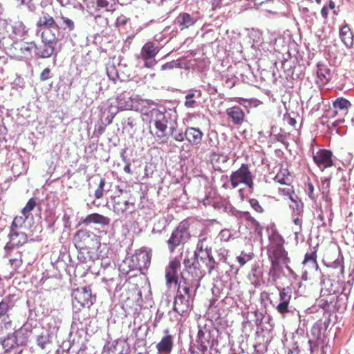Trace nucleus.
Returning <instances> with one entry per match:
<instances>
[{
	"label": "nucleus",
	"instance_id": "6",
	"mask_svg": "<svg viewBox=\"0 0 354 354\" xmlns=\"http://www.w3.org/2000/svg\"><path fill=\"white\" fill-rule=\"evenodd\" d=\"M150 123H153L156 131L155 136L161 139L166 136L167 129V120L163 112L158 109H153L150 111Z\"/></svg>",
	"mask_w": 354,
	"mask_h": 354
},
{
	"label": "nucleus",
	"instance_id": "16",
	"mask_svg": "<svg viewBox=\"0 0 354 354\" xmlns=\"http://www.w3.org/2000/svg\"><path fill=\"white\" fill-rule=\"evenodd\" d=\"M9 241L6 243V250H12L15 248L21 246L28 242V236L24 232H11L8 234Z\"/></svg>",
	"mask_w": 354,
	"mask_h": 354
},
{
	"label": "nucleus",
	"instance_id": "61",
	"mask_svg": "<svg viewBox=\"0 0 354 354\" xmlns=\"http://www.w3.org/2000/svg\"><path fill=\"white\" fill-rule=\"evenodd\" d=\"M291 314H292V316L294 317L295 318V319L297 318H299V311L296 310L295 309V310L292 311L291 312Z\"/></svg>",
	"mask_w": 354,
	"mask_h": 354
},
{
	"label": "nucleus",
	"instance_id": "41",
	"mask_svg": "<svg viewBox=\"0 0 354 354\" xmlns=\"http://www.w3.org/2000/svg\"><path fill=\"white\" fill-rule=\"evenodd\" d=\"M106 184V181L104 178H101L100 183L98 184V187L97 189L95 191V198L97 199H100L103 197L104 195V188Z\"/></svg>",
	"mask_w": 354,
	"mask_h": 354
},
{
	"label": "nucleus",
	"instance_id": "42",
	"mask_svg": "<svg viewBox=\"0 0 354 354\" xmlns=\"http://www.w3.org/2000/svg\"><path fill=\"white\" fill-rule=\"evenodd\" d=\"M232 232L229 229H223L218 234V238L221 241H229L232 237Z\"/></svg>",
	"mask_w": 354,
	"mask_h": 354
},
{
	"label": "nucleus",
	"instance_id": "38",
	"mask_svg": "<svg viewBox=\"0 0 354 354\" xmlns=\"http://www.w3.org/2000/svg\"><path fill=\"white\" fill-rule=\"evenodd\" d=\"M36 206V200L34 198H31L27 202L26 206L22 209L21 214L24 215L30 214V212L33 210V209Z\"/></svg>",
	"mask_w": 354,
	"mask_h": 354
},
{
	"label": "nucleus",
	"instance_id": "21",
	"mask_svg": "<svg viewBox=\"0 0 354 354\" xmlns=\"http://www.w3.org/2000/svg\"><path fill=\"white\" fill-rule=\"evenodd\" d=\"M36 26L39 30H41L43 28H58L55 19L50 14L44 11L39 15Z\"/></svg>",
	"mask_w": 354,
	"mask_h": 354
},
{
	"label": "nucleus",
	"instance_id": "28",
	"mask_svg": "<svg viewBox=\"0 0 354 354\" xmlns=\"http://www.w3.org/2000/svg\"><path fill=\"white\" fill-rule=\"evenodd\" d=\"M8 311V304L4 301L0 302V319L7 315ZM3 326L0 325V335L3 333L4 329H8L11 327L12 322L10 320L2 319Z\"/></svg>",
	"mask_w": 354,
	"mask_h": 354
},
{
	"label": "nucleus",
	"instance_id": "30",
	"mask_svg": "<svg viewBox=\"0 0 354 354\" xmlns=\"http://www.w3.org/2000/svg\"><path fill=\"white\" fill-rule=\"evenodd\" d=\"M37 343L41 349H48L52 343L50 334L45 333L38 335Z\"/></svg>",
	"mask_w": 354,
	"mask_h": 354
},
{
	"label": "nucleus",
	"instance_id": "11",
	"mask_svg": "<svg viewBox=\"0 0 354 354\" xmlns=\"http://www.w3.org/2000/svg\"><path fill=\"white\" fill-rule=\"evenodd\" d=\"M333 154L330 151L319 149L313 153V160L321 170L330 167L333 165Z\"/></svg>",
	"mask_w": 354,
	"mask_h": 354
},
{
	"label": "nucleus",
	"instance_id": "31",
	"mask_svg": "<svg viewBox=\"0 0 354 354\" xmlns=\"http://www.w3.org/2000/svg\"><path fill=\"white\" fill-rule=\"evenodd\" d=\"M198 349L205 353L207 351L209 341L205 339V333L202 330H199L197 337Z\"/></svg>",
	"mask_w": 354,
	"mask_h": 354
},
{
	"label": "nucleus",
	"instance_id": "33",
	"mask_svg": "<svg viewBox=\"0 0 354 354\" xmlns=\"http://www.w3.org/2000/svg\"><path fill=\"white\" fill-rule=\"evenodd\" d=\"M125 93H121L118 97V108L120 110H130L133 105L130 101H125Z\"/></svg>",
	"mask_w": 354,
	"mask_h": 354
},
{
	"label": "nucleus",
	"instance_id": "37",
	"mask_svg": "<svg viewBox=\"0 0 354 354\" xmlns=\"http://www.w3.org/2000/svg\"><path fill=\"white\" fill-rule=\"evenodd\" d=\"M331 295L330 291H328V290H324L323 288L321 289V298L317 301L318 306L322 308L323 309H325L326 307L328 306L329 303L332 302V299H324L322 297L325 296H330Z\"/></svg>",
	"mask_w": 354,
	"mask_h": 354
},
{
	"label": "nucleus",
	"instance_id": "44",
	"mask_svg": "<svg viewBox=\"0 0 354 354\" xmlns=\"http://www.w3.org/2000/svg\"><path fill=\"white\" fill-rule=\"evenodd\" d=\"M8 23L7 19L0 17V38H3L8 32Z\"/></svg>",
	"mask_w": 354,
	"mask_h": 354
},
{
	"label": "nucleus",
	"instance_id": "20",
	"mask_svg": "<svg viewBox=\"0 0 354 354\" xmlns=\"http://www.w3.org/2000/svg\"><path fill=\"white\" fill-rule=\"evenodd\" d=\"M203 133L196 127H187L185 129V139L192 145H197L202 141Z\"/></svg>",
	"mask_w": 354,
	"mask_h": 354
},
{
	"label": "nucleus",
	"instance_id": "49",
	"mask_svg": "<svg viewBox=\"0 0 354 354\" xmlns=\"http://www.w3.org/2000/svg\"><path fill=\"white\" fill-rule=\"evenodd\" d=\"M51 71L49 68H44L39 76L41 81H46L50 77Z\"/></svg>",
	"mask_w": 354,
	"mask_h": 354
},
{
	"label": "nucleus",
	"instance_id": "3",
	"mask_svg": "<svg viewBox=\"0 0 354 354\" xmlns=\"http://www.w3.org/2000/svg\"><path fill=\"white\" fill-rule=\"evenodd\" d=\"M112 209L117 214H124L135 205V200L130 191L119 189L111 196Z\"/></svg>",
	"mask_w": 354,
	"mask_h": 354
},
{
	"label": "nucleus",
	"instance_id": "48",
	"mask_svg": "<svg viewBox=\"0 0 354 354\" xmlns=\"http://www.w3.org/2000/svg\"><path fill=\"white\" fill-rule=\"evenodd\" d=\"M249 203H250V205L252 206V207L257 212H259V213L263 212V209L262 207L261 206V205L259 204L258 200H257L255 198H251L249 201Z\"/></svg>",
	"mask_w": 354,
	"mask_h": 354
},
{
	"label": "nucleus",
	"instance_id": "13",
	"mask_svg": "<svg viewBox=\"0 0 354 354\" xmlns=\"http://www.w3.org/2000/svg\"><path fill=\"white\" fill-rule=\"evenodd\" d=\"M198 19L188 12H180L174 20L173 24L177 26L180 31L187 30L194 26Z\"/></svg>",
	"mask_w": 354,
	"mask_h": 354
},
{
	"label": "nucleus",
	"instance_id": "50",
	"mask_svg": "<svg viewBox=\"0 0 354 354\" xmlns=\"http://www.w3.org/2000/svg\"><path fill=\"white\" fill-rule=\"evenodd\" d=\"M231 100L234 101V102H236L238 104H239L241 105H243V106H244L245 107L247 106L245 105L246 103H248V105H250V106L252 104V100H248V99L243 98V97H236L232 98Z\"/></svg>",
	"mask_w": 354,
	"mask_h": 354
},
{
	"label": "nucleus",
	"instance_id": "60",
	"mask_svg": "<svg viewBox=\"0 0 354 354\" xmlns=\"http://www.w3.org/2000/svg\"><path fill=\"white\" fill-rule=\"evenodd\" d=\"M124 171L127 173V174H131L132 171H131V167L129 165H127L124 167Z\"/></svg>",
	"mask_w": 354,
	"mask_h": 354
},
{
	"label": "nucleus",
	"instance_id": "43",
	"mask_svg": "<svg viewBox=\"0 0 354 354\" xmlns=\"http://www.w3.org/2000/svg\"><path fill=\"white\" fill-rule=\"evenodd\" d=\"M293 223L295 225V228L293 230L294 233L297 236V234L301 232V223H302V219L301 216H296L293 214Z\"/></svg>",
	"mask_w": 354,
	"mask_h": 354
},
{
	"label": "nucleus",
	"instance_id": "7",
	"mask_svg": "<svg viewBox=\"0 0 354 354\" xmlns=\"http://www.w3.org/2000/svg\"><path fill=\"white\" fill-rule=\"evenodd\" d=\"M158 46L152 41H148L142 46L140 57L145 61V67L151 68L156 64L154 57L159 53Z\"/></svg>",
	"mask_w": 354,
	"mask_h": 354
},
{
	"label": "nucleus",
	"instance_id": "10",
	"mask_svg": "<svg viewBox=\"0 0 354 354\" xmlns=\"http://www.w3.org/2000/svg\"><path fill=\"white\" fill-rule=\"evenodd\" d=\"M151 254L146 250H140L131 257L135 269L142 270L147 269L151 264Z\"/></svg>",
	"mask_w": 354,
	"mask_h": 354
},
{
	"label": "nucleus",
	"instance_id": "8",
	"mask_svg": "<svg viewBox=\"0 0 354 354\" xmlns=\"http://www.w3.org/2000/svg\"><path fill=\"white\" fill-rule=\"evenodd\" d=\"M26 337L24 335L23 329L16 330L12 335H8L2 341V346L6 353L10 352L12 349L19 345L26 344Z\"/></svg>",
	"mask_w": 354,
	"mask_h": 354
},
{
	"label": "nucleus",
	"instance_id": "45",
	"mask_svg": "<svg viewBox=\"0 0 354 354\" xmlns=\"http://www.w3.org/2000/svg\"><path fill=\"white\" fill-rule=\"evenodd\" d=\"M198 259V254L196 252H195L194 253V257L193 258H185L183 261V264L185 266V267L187 268V269H190L192 268V267L194 265V262L197 260Z\"/></svg>",
	"mask_w": 354,
	"mask_h": 354
},
{
	"label": "nucleus",
	"instance_id": "52",
	"mask_svg": "<svg viewBox=\"0 0 354 354\" xmlns=\"http://www.w3.org/2000/svg\"><path fill=\"white\" fill-rule=\"evenodd\" d=\"M306 192L308 193V196L311 199H315V195H314V187L311 183H308L307 184V188Z\"/></svg>",
	"mask_w": 354,
	"mask_h": 354
},
{
	"label": "nucleus",
	"instance_id": "15",
	"mask_svg": "<svg viewBox=\"0 0 354 354\" xmlns=\"http://www.w3.org/2000/svg\"><path fill=\"white\" fill-rule=\"evenodd\" d=\"M110 218L98 213H92L88 214L79 223V225H84L85 226L91 224L98 225L101 227L108 226L110 224Z\"/></svg>",
	"mask_w": 354,
	"mask_h": 354
},
{
	"label": "nucleus",
	"instance_id": "39",
	"mask_svg": "<svg viewBox=\"0 0 354 354\" xmlns=\"http://www.w3.org/2000/svg\"><path fill=\"white\" fill-rule=\"evenodd\" d=\"M195 93L192 91L185 95L186 100L184 104L187 108H194L196 106L197 102L193 99Z\"/></svg>",
	"mask_w": 354,
	"mask_h": 354
},
{
	"label": "nucleus",
	"instance_id": "35",
	"mask_svg": "<svg viewBox=\"0 0 354 354\" xmlns=\"http://www.w3.org/2000/svg\"><path fill=\"white\" fill-rule=\"evenodd\" d=\"M275 183H279L281 185H287L288 180V169H281L274 177Z\"/></svg>",
	"mask_w": 354,
	"mask_h": 354
},
{
	"label": "nucleus",
	"instance_id": "40",
	"mask_svg": "<svg viewBox=\"0 0 354 354\" xmlns=\"http://www.w3.org/2000/svg\"><path fill=\"white\" fill-rule=\"evenodd\" d=\"M304 263L310 265L313 268H315V270L318 269V264L316 261V256L314 253L311 254H306L305 256Z\"/></svg>",
	"mask_w": 354,
	"mask_h": 354
},
{
	"label": "nucleus",
	"instance_id": "1",
	"mask_svg": "<svg viewBox=\"0 0 354 354\" xmlns=\"http://www.w3.org/2000/svg\"><path fill=\"white\" fill-rule=\"evenodd\" d=\"M73 243L82 252L93 253L100 247L101 238L89 230H80L74 236Z\"/></svg>",
	"mask_w": 354,
	"mask_h": 354
},
{
	"label": "nucleus",
	"instance_id": "36",
	"mask_svg": "<svg viewBox=\"0 0 354 354\" xmlns=\"http://www.w3.org/2000/svg\"><path fill=\"white\" fill-rule=\"evenodd\" d=\"M55 51L53 44H44V48L38 52V55L41 58L50 57Z\"/></svg>",
	"mask_w": 354,
	"mask_h": 354
},
{
	"label": "nucleus",
	"instance_id": "25",
	"mask_svg": "<svg viewBox=\"0 0 354 354\" xmlns=\"http://www.w3.org/2000/svg\"><path fill=\"white\" fill-rule=\"evenodd\" d=\"M177 285L178 288L176 295H184L185 296H191L192 283L183 276H181Z\"/></svg>",
	"mask_w": 354,
	"mask_h": 354
},
{
	"label": "nucleus",
	"instance_id": "56",
	"mask_svg": "<svg viewBox=\"0 0 354 354\" xmlns=\"http://www.w3.org/2000/svg\"><path fill=\"white\" fill-rule=\"evenodd\" d=\"M211 252H206L207 257H208V261H209L208 263H212V264H215L216 263L215 260H214L213 256L212 255Z\"/></svg>",
	"mask_w": 354,
	"mask_h": 354
},
{
	"label": "nucleus",
	"instance_id": "63",
	"mask_svg": "<svg viewBox=\"0 0 354 354\" xmlns=\"http://www.w3.org/2000/svg\"><path fill=\"white\" fill-rule=\"evenodd\" d=\"M315 331H317V333L320 332L319 326H314L312 328V333L313 335H315Z\"/></svg>",
	"mask_w": 354,
	"mask_h": 354
},
{
	"label": "nucleus",
	"instance_id": "34",
	"mask_svg": "<svg viewBox=\"0 0 354 354\" xmlns=\"http://www.w3.org/2000/svg\"><path fill=\"white\" fill-rule=\"evenodd\" d=\"M254 257L252 252H246L242 251L240 255L236 257V261H238L240 267H243L245 263L250 261Z\"/></svg>",
	"mask_w": 354,
	"mask_h": 354
},
{
	"label": "nucleus",
	"instance_id": "19",
	"mask_svg": "<svg viewBox=\"0 0 354 354\" xmlns=\"http://www.w3.org/2000/svg\"><path fill=\"white\" fill-rule=\"evenodd\" d=\"M211 240L212 237L209 235L207 230L205 228L202 230L198 236L197 250L201 252H212Z\"/></svg>",
	"mask_w": 354,
	"mask_h": 354
},
{
	"label": "nucleus",
	"instance_id": "32",
	"mask_svg": "<svg viewBox=\"0 0 354 354\" xmlns=\"http://www.w3.org/2000/svg\"><path fill=\"white\" fill-rule=\"evenodd\" d=\"M28 218V215L17 216L14 218L12 223L10 226V231L14 232L21 228L26 220Z\"/></svg>",
	"mask_w": 354,
	"mask_h": 354
},
{
	"label": "nucleus",
	"instance_id": "51",
	"mask_svg": "<svg viewBox=\"0 0 354 354\" xmlns=\"http://www.w3.org/2000/svg\"><path fill=\"white\" fill-rule=\"evenodd\" d=\"M278 312L284 314L288 312V301H283L281 302L277 307Z\"/></svg>",
	"mask_w": 354,
	"mask_h": 354
},
{
	"label": "nucleus",
	"instance_id": "57",
	"mask_svg": "<svg viewBox=\"0 0 354 354\" xmlns=\"http://www.w3.org/2000/svg\"><path fill=\"white\" fill-rule=\"evenodd\" d=\"M278 189H279V192L280 195H281V196L288 195V190L286 187H284V188L279 187Z\"/></svg>",
	"mask_w": 354,
	"mask_h": 354
},
{
	"label": "nucleus",
	"instance_id": "64",
	"mask_svg": "<svg viewBox=\"0 0 354 354\" xmlns=\"http://www.w3.org/2000/svg\"><path fill=\"white\" fill-rule=\"evenodd\" d=\"M289 354H298V346L294 348V351L289 350Z\"/></svg>",
	"mask_w": 354,
	"mask_h": 354
},
{
	"label": "nucleus",
	"instance_id": "54",
	"mask_svg": "<svg viewBox=\"0 0 354 354\" xmlns=\"http://www.w3.org/2000/svg\"><path fill=\"white\" fill-rule=\"evenodd\" d=\"M215 158H216V161H219L221 159V161L223 162H227V157L223 155H219V154H214L212 160H215Z\"/></svg>",
	"mask_w": 354,
	"mask_h": 354
},
{
	"label": "nucleus",
	"instance_id": "17",
	"mask_svg": "<svg viewBox=\"0 0 354 354\" xmlns=\"http://www.w3.org/2000/svg\"><path fill=\"white\" fill-rule=\"evenodd\" d=\"M165 335L156 344V348L159 354H169L174 347V337L169 333V330H164Z\"/></svg>",
	"mask_w": 354,
	"mask_h": 354
},
{
	"label": "nucleus",
	"instance_id": "55",
	"mask_svg": "<svg viewBox=\"0 0 354 354\" xmlns=\"http://www.w3.org/2000/svg\"><path fill=\"white\" fill-rule=\"evenodd\" d=\"M321 15L323 18L326 19L328 17V8L326 6H324L321 10Z\"/></svg>",
	"mask_w": 354,
	"mask_h": 354
},
{
	"label": "nucleus",
	"instance_id": "27",
	"mask_svg": "<svg viewBox=\"0 0 354 354\" xmlns=\"http://www.w3.org/2000/svg\"><path fill=\"white\" fill-rule=\"evenodd\" d=\"M333 106L334 111H333L332 115L335 116L338 111L346 112L348 108L351 106V104L348 100L345 98L338 97L333 102Z\"/></svg>",
	"mask_w": 354,
	"mask_h": 354
},
{
	"label": "nucleus",
	"instance_id": "24",
	"mask_svg": "<svg viewBox=\"0 0 354 354\" xmlns=\"http://www.w3.org/2000/svg\"><path fill=\"white\" fill-rule=\"evenodd\" d=\"M289 207L292 210V214L295 216H302L304 212V203L294 194H289Z\"/></svg>",
	"mask_w": 354,
	"mask_h": 354
},
{
	"label": "nucleus",
	"instance_id": "46",
	"mask_svg": "<svg viewBox=\"0 0 354 354\" xmlns=\"http://www.w3.org/2000/svg\"><path fill=\"white\" fill-rule=\"evenodd\" d=\"M13 32L15 35L23 36L25 34V30L24 25L21 22L16 23L14 26H12Z\"/></svg>",
	"mask_w": 354,
	"mask_h": 354
},
{
	"label": "nucleus",
	"instance_id": "59",
	"mask_svg": "<svg viewBox=\"0 0 354 354\" xmlns=\"http://www.w3.org/2000/svg\"><path fill=\"white\" fill-rule=\"evenodd\" d=\"M296 123V120L289 115V124L295 127Z\"/></svg>",
	"mask_w": 354,
	"mask_h": 354
},
{
	"label": "nucleus",
	"instance_id": "62",
	"mask_svg": "<svg viewBox=\"0 0 354 354\" xmlns=\"http://www.w3.org/2000/svg\"><path fill=\"white\" fill-rule=\"evenodd\" d=\"M171 68H172V66H171V64L170 63H167V64H165L162 66V70H165V69H168V68L170 69Z\"/></svg>",
	"mask_w": 354,
	"mask_h": 354
},
{
	"label": "nucleus",
	"instance_id": "58",
	"mask_svg": "<svg viewBox=\"0 0 354 354\" xmlns=\"http://www.w3.org/2000/svg\"><path fill=\"white\" fill-rule=\"evenodd\" d=\"M207 269H208V272L210 274L212 272V270H214L215 264H212V263H208L207 264Z\"/></svg>",
	"mask_w": 354,
	"mask_h": 354
},
{
	"label": "nucleus",
	"instance_id": "26",
	"mask_svg": "<svg viewBox=\"0 0 354 354\" xmlns=\"http://www.w3.org/2000/svg\"><path fill=\"white\" fill-rule=\"evenodd\" d=\"M339 37L347 47H350L353 45V34L348 25H345L340 28Z\"/></svg>",
	"mask_w": 354,
	"mask_h": 354
},
{
	"label": "nucleus",
	"instance_id": "14",
	"mask_svg": "<svg viewBox=\"0 0 354 354\" xmlns=\"http://www.w3.org/2000/svg\"><path fill=\"white\" fill-rule=\"evenodd\" d=\"M73 297L81 306L93 304L91 288L90 286H85L81 288H76L73 293Z\"/></svg>",
	"mask_w": 354,
	"mask_h": 354
},
{
	"label": "nucleus",
	"instance_id": "53",
	"mask_svg": "<svg viewBox=\"0 0 354 354\" xmlns=\"http://www.w3.org/2000/svg\"><path fill=\"white\" fill-rule=\"evenodd\" d=\"M185 133L180 132L178 134H176L174 136V139L178 142L183 141L185 140Z\"/></svg>",
	"mask_w": 354,
	"mask_h": 354
},
{
	"label": "nucleus",
	"instance_id": "9",
	"mask_svg": "<svg viewBox=\"0 0 354 354\" xmlns=\"http://www.w3.org/2000/svg\"><path fill=\"white\" fill-rule=\"evenodd\" d=\"M190 297L191 296H185L184 295H176L173 304L174 311L176 312L180 316H188L192 308L190 302Z\"/></svg>",
	"mask_w": 354,
	"mask_h": 354
},
{
	"label": "nucleus",
	"instance_id": "2",
	"mask_svg": "<svg viewBox=\"0 0 354 354\" xmlns=\"http://www.w3.org/2000/svg\"><path fill=\"white\" fill-rule=\"evenodd\" d=\"M190 223L187 219L182 221L173 230L167 243L170 252H173L178 246L185 244L191 238Z\"/></svg>",
	"mask_w": 354,
	"mask_h": 354
},
{
	"label": "nucleus",
	"instance_id": "5",
	"mask_svg": "<svg viewBox=\"0 0 354 354\" xmlns=\"http://www.w3.org/2000/svg\"><path fill=\"white\" fill-rule=\"evenodd\" d=\"M230 180L233 188L237 187L241 184H244L252 189L254 185L252 172L248 165L244 163L237 170L231 174Z\"/></svg>",
	"mask_w": 354,
	"mask_h": 354
},
{
	"label": "nucleus",
	"instance_id": "18",
	"mask_svg": "<svg viewBox=\"0 0 354 354\" xmlns=\"http://www.w3.org/2000/svg\"><path fill=\"white\" fill-rule=\"evenodd\" d=\"M317 83L320 86L326 85L332 77L330 70L328 66L323 63L317 64Z\"/></svg>",
	"mask_w": 354,
	"mask_h": 354
},
{
	"label": "nucleus",
	"instance_id": "29",
	"mask_svg": "<svg viewBox=\"0 0 354 354\" xmlns=\"http://www.w3.org/2000/svg\"><path fill=\"white\" fill-rule=\"evenodd\" d=\"M52 28L41 29V37L44 44H53L57 41L56 34L52 30Z\"/></svg>",
	"mask_w": 354,
	"mask_h": 354
},
{
	"label": "nucleus",
	"instance_id": "23",
	"mask_svg": "<svg viewBox=\"0 0 354 354\" xmlns=\"http://www.w3.org/2000/svg\"><path fill=\"white\" fill-rule=\"evenodd\" d=\"M116 10L115 0H96V10L100 12L113 13Z\"/></svg>",
	"mask_w": 354,
	"mask_h": 354
},
{
	"label": "nucleus",
	"instance_id": "22",
	"mask_svg": "<svg viewBox=\"0 0 354 354\" xmlns=\"http://www.w3.org/2000/svg\"><path fill=\"white\" fill-rule=\"evenodd\" d=\"M226 113L232 118L234 124H242L245 120V113L239 106H234L227 109Z\"/></svg>",
	"mask_w": 354,
	"mask_h": 354
},
{
	"label": "nucleus",
	"instance_id": "4",
	"mask_svg": "<svg viewBox=\"0 0 354 354\" xmlns=\"http://www.w3.org/2000/svg\"><path fill=\"white\" fill-rule=\"evenodd\" d=\"M35 48H36V45L34 42L17 41L7 48V54L14 59L21 60L30 57L32 50Z\"/></svg>",
	"mask_w": 354,
	"mask_h": 354
},
{
	"label": "nucleus",
	"instance_id": "12",
	"mask_svg": "<svg viewBox=\"0 0 354 354\" xmlns=\"http://www.w3.org/2000/svg\"><path fill=\"white\" fill-rule=\"evenodd\" d=\"M180 268L179 260L174 259L171 260L165 269V280L167 286H170L172 283L177 285L179 279L178 271Z\"/></svg>",
	"mask_w": 354,
	"mask_h": 354
},
{
	"label": "nucleus",
	"instance_id": "47",
	"mask_svg": "<svg viewBox=\"0 0 354 354\" xmlns=\"http://www.w3.org/2000/svg\"><path fill=\"white\" fill-rule=\"evenodd\" d=\"M60 19H62L64 24L66 26V28H68L69 31H73L75 30V24L73 20L63 16L62 15H61Z\"/></svg>",
	"mask_w": 354,
	"mask_h": 354
}]
</instances>
